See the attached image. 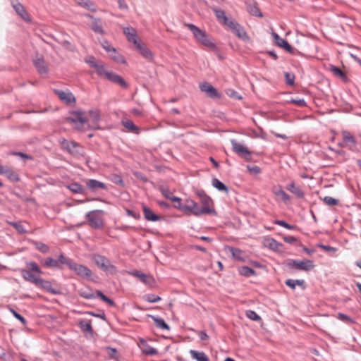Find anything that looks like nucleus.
<instances>
[{"label": "nucleus", "instance_id": "27", "mask_svg": "<svg viewBox=\"0 0 361 361\" xmlns=\"http://www.w3.org/2000/svg\"><path fill=\"white\" fill-rule=\"evenodd\" d=\"M38 286H40L42 288L46 290L47 292L58 294L59 292L55 289L52 288V286L50 281H46L42 278L39 280Z\"/></svg>", "mask_w": 361, "mask_h": 361}, {"label": "nucleus", "instance_id": "56", "mask_svg": "<svg viewBox=\"0 0 361 361\" xmlns=\"http://www.w3.org/2000/svg\"><path fill=\"white\" fill-rule=\"evenodd\" d=\"M11 312L13 314L15 318L18 319L23 325H25L27 324L26 319L20 314H18L16 311H15L13 309H10Z\"/></svg>", "mask_w": 361, "mask_h": 361}, {"label": "nucleus", "instance_id": "22", "mask_svg": "<svg viewBox=\"0 0 361 361\" xmlns=\"http://www.w3.org/2000/svg\"><path fill=\"white\" fill-rule=\"evenodd\" d=\"M144 217L147 221H157L161 219V217L154 214L151 209L143 205L142 206Z\"/></svg>", "mask_w": 361, "mask_h": 361}, {"label": "nucleus", "instance_id": "51", "mask_svg": "<svg viewBox=\"0 0 361 361\" xmlns=\"http://www.w3.org/2000/svg\"><path fill=\"white\" fill-rule=\"evenodd\" d=\"M285 78H286V82L288 85H293L295 83V75L293 73H290L288 72H286L284 73Z\"/></svg>", "mask_w": 361, "mask_h": 361}, {"label": "nucleus", "instance_id": "39", "mask_svg": "<svg viewBox=\"0 0 361 361\" xmlns=\"http://www.w3.org/2000/svg\"><path fill=\"white\" fill-rule=\"evenodd\" d=\"M111 58L118 63H125L126 60L122 55L118 54L116 49H111V53H109Z\"/></svg>", "mask_w": 361, "mask_h": 361}, {"label": "nucleus", "instance_id": "1", "mask_svg": "<svg viewBox=\"0 0 361 361\" xmlns=\"http://www.w3.org/2000/svg\"><path fill=\"white\" fill-rule=\"evenodd\" d=\"M173 202H178V205H175V208L183 211L186 214H192L196 216L205 214V212H209L207 208H200L197 203L191 199H187L185 204H181L180 198H173Z\"/></svg>", "mask_w": 361, "mask_h": 361}, {"label": "nucleus", "instance_id": "45", "mask_svg": "<svg viewBox=\"0 0 361 361\" xmlns=\"http://www.w3.org/2000/svg\"><path fill=\"white\" fill-rule=\"evenodd\" d=\"M93 68L96 69L97 73L99 75H104L105 78H106V73L110 72L105 70L104 65L102 62H99L98 65H93Z\"/></svg>", "mask_w": 361, "mask_h": 361}, {"label": "nucleus", "instance_id": "29", "mask_svg": "<svg viewBox=\"0 0 361 361\" xmlns=\"http://www.w3.org/2000/svg\"><path fill=\"white\" fill-rule=\"evenodd\" d=\"M190 354L193 359L197 361H209L207 355L202 351H197L195 350H190Z\"/></svg>", "mask_w": 361, "mask_h": 361}, {"label": "nucleus", "instance_id": "6", "mask_svg": "<svg viewBox=\"0 0 361 361\" xmlns=\"http://www.w3.org/2000/svg\"><path fill=\"white\" fill-rule=\"evenodd\" d=\"M231 143L233 151L240 158L245 161H250L252 159V152L250 151L246 146L237 142L235 140H231Z\"/></svg>", "mask_w": 361, "mask_h": 361}, {"label": "nucleus", "instance_id": "18", "mask_svg": "<svg viewBox=\"0 0 361 361\" xmlns=\"http://www.w3.org/2000/svg\"><path fill=\"white\" fill-rule=\"evenodd\" d=\"M13 8L16 12V13L20 16L25 21L30 22L31 18L30 15L27 13L26 10L25 9L23 4L19 2H16V4H13Z\"/></svg>", "mask_w": 361, "mask_h": 361}, {"label": "nucleus", "instance_id": "47", "mask_svg": "<svg viewBox=\"0 0 361 361\" xmlns=\"http://www.w3.org/2000/svg\"><path fill=\"white\" fill-rule=\"evenodd\" d=\"M34 245L35 248L42 253H47L49 251V246L42 242L36 241L34 243Z\"/></svg>", "mask_w": 361, "mask_h": 361}, {"label": "nucleus", "instance_id": "37", "mask_svg": "<svg viewBox=\"0 0 361 361\" xmlns=\"http://www.w3.org/2000/svg\"><path fill=\"white\" fill-rule=\"evenodd\" d=\"M247 10L252 16L257 17L262 16V13L260 12L259 8L256 6V4L255 2L252 4H248L247 5Z\"/></svg>", "mask_w": 361, "mask_h": 361}, {"label": "nucleus", "instance_id": "26", "mask_svg": "<svg viewBox=\"0 0 361 361\" xmlns=\"http://www.w3.org/2000/svg\"><path fill=\"white\" fill-rule=\"evenodd\" d=\"M286 189L293 194H294L298 198H303L305 196V193L303 192V191L299 187H297L294 182H291L290 183H289L286 186Z\"/></svg>", "mask_w": 361, "mask_h": 361}, {"label": "nucleus", "instance_id": "17", "mask_svg": "<svg viewBox=\"0 0 361 361\" xmlns=\"http://www.w3.org/2000/svg\"><path fill=\"white\" fill-rule=\"evenodd\" d=\"M123 33L129 42L133 43L134 45L139 42L137 32L133 27H125L123 29Z\"/></svg>", "mask_w": 361, "mask_h": 361}, {"label": "nucleus", "instance_id": "3", "mask_svg": "<svg viewBox=\"0 0 361 361\" xmlns=\"http://www.w3.org/2000/svg\"><path fill=\"white\" fill-rule=\"evenodd\" d=\"M71 116L66 120L75 124V128L78 130H85L90 129L88 119L85 116V113L82 111H73L70 112Z\"/></svg>", "mask_w": 361, "mask_h": 361}, {"label": "nucleus", "instance_id": "24", "mask_svg": "<svg viewBox=\"0 0 361 361\" xmlns=\"http://www.w3.org/2000/svg\"><path fill=\"white\" fill-rule=\"evenodd\" d=\"M87 16L92 19V22L91 24L92 30L96 33L103 34L104 30L102 27V23L101 20L99 18H94L90 14Z\"/></svg>", "mask_w": 361, "mask_h": 361}, {"label": "nucleus", "instance_id": "31", "mask_svg": "<svg viewBox=\"0 0 361 361\" xmlns=\"http://www.w3.org/2000/svg\"><path fill=\"white\" fill-rule=\"evenodd\" d=\"M202 43L203 45L209 47L212 51L217 52L218 48L216 46V44L211 40V39L209 37L207 32L205 33V37H203L200 41L199 42Z\"/></svg>", "mask_w": 361, "mask_h": 361}, {"label": "nucleus", "instance_id": "52", "mask_svg": "<svg viewBox=\"0 0 361 361\" xmlns=\"http://www.w3.org/2000/svg\"><path fill=\"white\" fill-rule=\"evenodd\" d=\"M160 190L163 196H164L167 199L171 200L172 202L173 198H178V197L173 196L172 192L167 188H161Z\"/></svg>", "mask_w": 361, "mask_h": 361}, {"label": "nucleus", "instance_id": "60", "mask_svg": "<svg viewBox=\"0 0 361 361\" xmlns=\"http://www.w3.org/2000/svg\"><path fill=\"white\" fill-rule=\"evenodd\" d=\"M145 300L149 302H157L161 300V298L159 296H156L152 294H149L145 295Z\"/></svg>", "mask_w": 361, "mask_h": 361}, {"label": "nucleus", "instance_id": "5", "mask_svg": "<svg viewBox=\"0 0 361 361\" xmlns=\"http://www.w3.org/2000/svg\"><path fill=\"white\" fill-rule=\"evenodd\" d=\"M94 263L104 271L110 274H115L117 272L116 267L113 265L110 260L104 256L94 255L93 256Z\"/></svg>", "mask_w": 361, "mask_h": 361}, {"label": "nucleus", "instance_id": "44", "mask_svg": "<svg viewBox=\"0 0 361 361\" xmlns=\"http://www.w3.org/2000/svg\"><path fill=\"white\" fill-rule=\"evenodd\" d=\"M88 114L93 123H97L100 120V112L99 110L92 109L89 111Z\"/></svg>", "mask_w": 361, "mask_h": 361}, {"label": "nucleus", "instance_id": "15", "mask_svg": "<svg viewBox=\"0 0 361 361\" xmlns=\"http://www.w3.org/2000/svg\"><path fill=\"white\" fill-rule=\"evenodd\" d=\"M106 78L109 81L118 85L123 89H127L128 87V84L126 82V80L121 75L116 74L114 72L110 71L109 73H106Z\"/></svg>", "mask_w": 361, "mask_h": 361}, {"label": "nucleus", "instance_id": "58", "mask_svg": "<svg viewBox=\"0 0 361 361\" xmlns=\"http://www.w3.org/2000/svg\"><path fill=\"white\" fill-rule=\"evenodd\" d=\"M290 102L294 104H296L297 106H298L300 107H303V106H307L306 102L305 101L304 99H300V98L291 99Z\"/></svg>", "mask_w": 361, "mask_h": 361}, {"label": "nucleus", "instance_id": "62", "mask_svg": "<svg viewBox=\"0 0 361 361\" xmlns=\"http://www.w3.org/2000/svg\"><path fill=\"white\" fill-rule=\"evenodd\" d=\"M338 318L340 320L346 322L348 323H353V319L351 317H350L349 316H348V315H346L345 314H343V313H338Z\"/></svg>", "mask_w": 361, "mask_h": 361}, {"label": "nucleus", "instance_id": "12", "mask_svg": "<svg viewBox=\"0 0 361 361\" xmlns=\"http://www.w3.org/2000/svg\"><path fill=\"white\" fill-rule=\"evenodd\" d=\"M227 26H228L233 32L240 39H247L249 38L244 28L237 22L231 20Z\"/></svg>", "mask_w": 361, "mask_h": 361}, {"label": "nucleus", "instance_id": "43", "mask_svg": "<svg viewBox=\"0 0 361 361\" xmlns=\"http://www.w3.org/2000/svg\"><path fill=\"white\" fill-rule=\"evenodd\" d=\"M343 142L345 143H350L353 146L356 145V140L355 137L347 131L343 132Z\"/></svg>", "mask_w": 361, "mask_h": 361}, {"label": "nucleus", "instance_id": "19", "mask_svg": "<svg viewBox=\"0 0 361 361\" xmlns=\"http://www.w3.org/2000/svg\"><path fill=\"white\" fill-rule=\"evenodd\" d=\"M184 25H185V27L188 28L192 32L194 37L198 42H200V39L203 37H205L206 32L202 30H201V29H200L199 27H197L194 24H192V23H185Z\"/></svg>", "mask_w": 361, "mask_h": 361}, {"label": "nucleus", "instance_id": "4", "mask_svg": "<svg viewBox=\"0 0 361 361\" xmlns=\"http://www.w3.org/2000/svg\"><path fill=\"white\" fill-rule=\"evenodd\" d=\"M104 213L103 210L96 209L88 212L85 217L88 221L90 226L94 229H100L103 228L104 221L102 214Z\"/></svg>", "mask_w": 361, "mask_h": 361}, {"label": "nucleus", "instance_id": "46", "mask_svg": "<svg viewBox=\"0 0 361 361\" xmlns=\"http://www.w3.org/2000/svg\"><path fill=\"white\" fill-rule=\"evenodd\" d=\"M78 3L80 6H83L84 8H85L90 11H94L96 10L94 4H93L92 1H91L90 0H83V1L80 0V1H78Z\"/></svg>", "mask_w": 361, "mask_h": 361}, {"label": "nucleus", "instance_id": "13", "mask_svg": "<svg viewBox=\"0 0 361 361\" xmlns=\"http://www.w3.org/2000/svg\"><path fill=\"white\" fill-rule=\"evenodd\" d=\"M200 88L202 92H204L207 94V95L212 99H219L221 97V94L218 92L216 88H214L211 84L209 82H204L201 84Z\"/></svg>", "mask_w": 361, "mask_h": 361}, {"label": "nucleus", "instance_id": "59", "mask_svg": "<svg viewBox=\"0 0 361 361\" xmlns=\"http://www.w3.org/2000/svg\"><path fill=\"white\" fill-rule=\"evenodd\" d=\"M106 350L108 351L109 356L111 358L118 359V352L116 348L111 347H106Z\"/></svg>", "mask_w": 361, "mask_h": 361}, {"label": "nucleus", "instance_id": "61", "mask_svg": "<svg viewBox=\"0 0 361 361\" xmlns=\"http://www.w3.org/2000/svg\"><path fill=\"white\" fill-rule=\"evenodd\" d=\"M111 180L115 184H117V185H121V186L124 185V183H123V179L118 175H116V174L113 175L112 178H111Z\"/></svg>", "mask_w": 361, "mask_h": 361}, {"label": "nucleus", "instance_id": "34", "mask_svg": "<svg viewBox=\"0 0 361 361\" xmlns=\"http://www.w3.org/2000/svg\"><path fill=\"white\" fill-rule=\"evenodd\" d=\"M79 326L83 332H88L92 334L93 331L91 320L81 319L79 322Z\"/></svg>", "mask_w": 361, "mask_h": 361}, {"label": "nucleus", "instance_id": "42", "mask_svg": "<svg viewBox=\"0 0 361 361\" xmlns=\"http://www.w3.org/2000/svg\"><path fill=\"white\" fill-rule=\"evenodd\" d=\"M78 294L80 297L85 299H94L96 298L91 290L80 289L78 290Z\"/></svg>", "mask_w": 361, "mask_h": 361}, {"label": "nucleus", "instance_id": "30", "mask_svg": "<svg viewBox=\"0 0 361 361\" xmlns=\"http://www.w3.org/2000/svg\"><path fill=\"white\" fill-rule=\"evenodd\" d=\"M122 125L130 132L138 135L140 132V128L135 125L130 120H123Z\"/></svg>", "mask_w": 361, "mask_h": 361}, {"label": "nucleus", "instance_id": "38", "mask_svg": "<svg viewBox=\"0 0 361 361\" xmlns=\"http://www.w3.org/2000/svg\"><path fill=\"white\" fill-rule=\"evenodd\" d=\"M4 174L6 176L8 179L12 182L20 181L19 175L17 173H16L15 171H13L12 169H9L8 167L6 169Z\"/></svg>", "mask_w": 361, "mask_h": 361}, {"label": "nucleus", "instance_id": "8", "mask_svg": "<svg viewBox=\"0 0 361 361\" xmlns=\"http://www.w3.org/2000/svg\"><path fill=\"white\" fill-rule=\"evenodd\" d=\"M32 62L39 74L43 75L48 73L49 67L42 54H37Z\"/></svg>", "mask_w": 361, "mask_h": 361}, {"label": "nucleus", "instance_id": "48", "mask_svg": "<svg viewBox=\"0 0 361 361\" xmlns=\"http://www.w3.org/2000/svg\"><path fill=\"white\" fill-rule=\"evenodd\" d=\"M325 204L328 206H336L339 204V200L334 197L326 196L322 199Z\"/></svg>", "mask_w": 361, "mask_h": 361}, {"label": "nucleus", "instance_id": "9", "mask_svg": "<svg viewBox=\"0 0 361 361\" xmlns=\"http://www.w3.org/2000/svg\"><path fill=\"white\" fill-rule=\"evenodd\" d=\"M196 194L200 197V201L202 204V208H207L209 210H210L209 212H205V214H216L215 209L210 207V204L213 202L212 198L206 195L204 190H197Z\"/></svg>", "mask_w": 361, "mask_h": 361}, {"label": "nucleus", "instance_id": "7", "mask_svg": "<svg viewBox=\"0 0 361 361\" xmlns=\"http://www.w3.org/2000/svg\"><path fill=\"white\" fill-rule=\"evenodd\" d=\"M287 266L290 268H295L298 270L308 271L312 269L314 267V263L310 259H290L287 263Z\"/></svg>", "mask_w": 361, "mask_h": 361}, {"label": "nucleus", "instance_id": "20", "mask_svg": "<svg viewBox=\"0 0 361 361\" xmlns=\"http://www.w3.org/2000/svg\"><path fill=\"white\" fill-rule=\"evenodd\" d=\"M21 276L23 278L24 280L31 282L36 286H38L39 280L40 279V277L36 276L35 274H33L30 270L23 269L20 270Z\"/></svg>", "mask_w": 361, "mask_h": 361}, {"label": "nucleus", "instance_id": "36", "mask_svg": "<svg viewBox=\"0 0 361 361\" xmlns=\"http://www.w3.org/2000/svg\"><path fill=\"white\" fill-rule=\"evenodd\" d=\"M273 192L275 195L280 197L285 203H287L290 199V197L281 188V186H279L278 189H274Z\"/></svg>", "mask_w": 361, "mask_h": 361}, {"label": "nucleus", "instance_id": "28", "mask_svg": "<svg viewBox=\"0 0 361 361\" xmlns=\"http://www.w3.org/2000/svg\"><path fill=\"white\" fill-rule=\"evenodd\" d=\"M149 317L152 318V319L154 321L156 326L157 328L161 329H166L169 330L170 326L165 322L164 319L160 317H157L154 315L148 314Z\"/></svg>", "mask_w": 361, "mask_h": 361}, {"label": "nucleus", "instance_id": "10", "mask_svg": "<svg viewBox=\"0 0 361 361\" xmlns=\"http://www.w3.org/2000/svg\"><path fill=\"white\" fill-rule=\"evenodd\" d=\"M272 36L274 37L275 44L277 46L283 48L288 53L291 54H295L297 52H298L295 48L290 46L286 39L281 38L278 34L273 32Z\"/></svg>", "mask_w": 361, "mask_h": 361}, {"label": "nucleus", "instance_id": "54", "mask_svg": "<svg viewBox=\"0 0 361 361\" xmlns=\"http://www.w3.org/2000/svg\"><path fill=\"white\" fill-rule=\"evenodd\" d=\"M247 317L253 321H259L261 317L253 310H248L246 312Z\"/></svg>", "mask_w": 361, "mask_h": 361}, {"label": "nucleus", "instance_id": "21", "mask_svg": "<svg viewBox=\"0 0 361 361\" xmlns=\"http://www.w3.org/2000/svg\"><path fill=\"white\" fill-rule=\"evenodd\" d=\"M86 185L87 187L91 190L92 191H95L97 189H106V185L105 183L100 182L99 180H97L95 179H88L86 180Z\"/></svg>", "mask_w": 361, "mask_h": 361}, {"label": "nucleus", "instance_id": "57", "mask_svg": "<svg viewBox=\"0 0 361 361\" xmlns=\"http://www.w3.org/2000/svg\"><path fill=\"white\" fill-rule=\"evenodd\" d=\"M274 224H276V225H279L281 226H283L286 228H288V229H293L295 226L294 225H290L289 224H288L287 222H286L285 221H283V220H276L274 221Z\"/></svg>", "mask_w": 361, "mask_h": 361}, {"label": "nucleus", "instance_id": "55", "mask_svg": "<svg viewBox=\"0 0 361 361\" xmlns=\"http://www.w3.org/2000/svg\"><path fill=\"white\" fill-rule=\"evenodd\" d=\"M9 224L15 228L20 233H25L26 232L23 226L20 223L9 222Z\"/></svg>", "mask_w": 361, "mask_h": 361}, {"label": "nucleus", "instance_id": "49", "mask_svg": "<svg viewBox=\"0 0 361 361\" xmlns=\"http://www.w3.org/2000/svg\"><path fill=\"white\" fill-rule=\"evenodd\" d=\"M53 38L58 43L61 44L63 47L64 49H66L68 51H75V47L68 41H67V40L59 41L56 38H55V37H53Z\"/></svg>", "mask_w": 361, "mask_h": 361}, {"label": "nucleus", "instance_id": "40", "mask_svg": "<svg viewBox=\"0 0 361 361\" xmlns=\"http://www.w3.org/2000/svg\"><path fill=\"white\" fill-rule=\"evenodd\" d=\"M239 273L240 275L246 276V277H249L250 276H253V275L256 274V272L253 269H252L249 267H246V266L240 267Z\"/></svg>", "mask_w": 361, "mask_h": 361}, {"label": "nucleus", "instance_id": "53", "mask_svg": "<svg viewBox=\"0 0 361 361\" xmlns=\"http://www.w3.org/2000/svg\"><path fill=\"white\" fill-rule=\"evenodd\" d=\"M230 250L231 251L232 255L235 259L238 260H243V258L241 257L242 251L240 249L231 247Z\"/></svg>", "mask_w": 361, "mask_h": 361}, {"label": "nucleus", "instance_id": "11", "mask_svg": "<svg viewBox=\"0 0 361 361\" xmlns=\"http://www.w3.org/2000/svg\"><path fill=\"white\" fill-rule=\"evenodd\" d=\"M61 145L63 149H66L68 153L72 155H79L82 154L80 145L75 141H68L66 139H63Z\"/></svg>", "mask_w": 361, "mask_h": 361}, {"label": "nucleus", "instance_id": "25", "mask_svg": "<svg viewBox=\"0 0 361 361\" xmlns=\"http://www.w3.org/2000/svg\"><path fill=\"white\" fill-rule=\"evenodd\" d=\"M213 12L214 13L217 20L222 23L224 25H227L231 20H228L226 16L224 11L214 7L212 8Z\"/></svg>", "mask_w": 361, "mask_h": 361}, {"label": "nucleus", "instance_id": "14", "mask_svg": "<svg viewBox=\"0 0 361 361\" xmlns=\"http://www.w3.org/2000/svg\"><path fill=\"white\" fill-rule=\"evenodd\" d=\"M129 274L135 277L138 278L141 282L146 285L152 286L154 283V279L152 276L147 275L140 271L133 270L130 271Z\"/></svg>", "mask_w": 361, "mask_h": 361}, {"label": "nucleus", "instance_id": "32", "mask_svg": "<svg viewBox=\"0 0 361 361\" xmlns=\"http://www.w3.org/2000/svg\"><path fill=\"white\" fill-rule=\"evenodd\" d=\"M59 264H61L60 255L59 256L58 259H54L51 257H47L43 262L44 266L47 268H59Z\"/></svg>", "mask_w": 361, "mask_h": 361}, {"label": "nucleus", "instance_id": "23", "mask_svg": "<svg viewBox=\"0 0 361 361\" xmlns=\"http://www.w3.org/2000/svg\"><path fill=\"white\" fill-rule=\"evenodd\" d=\"M135 49L139 51L140 54H142L147 59H152L153 57V54L152 51L145 46V44L140 43V42L135 45Z\"/></svg>", "mask_w": 361, "mask_h": 361}, {"label": "nucleus", "instance_id": "33", "mask_svg": "<svg viewBox=\"0 0 361 361\" xmlns=\"http://www.w3.org/2000/svg\"><path fill=\"white\" fill-rule=\"evenodd\" d=\"M329 70L332 72V73L340 78H341L343 81L348 80V77L345 73L338 67L335 66H330Z\"/></svg>", "mask_w": 361, "mask_h": 361}, {"label": "nucleus", "instance_id": "50", "mask_svg": "<svg viewBox=\"0 0 361 361\" xmlns=\"http://www.w3.org/2000/svg\"><path fill=\"white\" fill-rule=\"evenodd\" d=\"M26 266L30 269V271H35L39 274H42V270L40 269V268L35 262H26Z\"/></svg>", "mask_w": 361, "mask_h": 361}, {"label": "nucleus", "instance_id": "41", "mask_svg": "<svg viewBox=\"0 0 361 361\" xmlns=\"http://www.w3.org/2000/svg\"><path fill=\"white\" fill-rule=\"evenodd\" d=\"M69 190L76 194H82L84 192L83 187L78 183H72L68 186Z\"/></svg>", "mask_w": 361, "mask_h": 361}, {"label": "nucleus", "instance_id": "63", "mask_svg": "<svg viewBox=\"0 0 361 361\" xmlns=\"http://www.w3.org/2000/svg\"><path fill=\"white\" fill-rule=\"evenodd\" d=\"M226 94H227L228 96H229L231 98H235V99H242V97L238 95V92H236L235 91H234L233 90H228L226 91Z\"/></svg>", "mask_w": 361, "mask_h": 361}, {"label": "nucleus", "instance_id": "64", "mask_svg": "<svg viewBox=\"0 0 361 361\" xmlns=\"http://www.w3.org/2000/svg\"><path fill=\"white\" fill-rule=\"evenodd\" d=\"M144 353L146 355H154L158 354V350L154 348L149 347L147 349L144 350Z\"/></svg>", "mask_w": 361, "mask_h": 361}, {"label": "nucleus", "instance_id": "16", "mask_svg": "<svg viewBox=\"0 0 361 361\" xmlns=\"http://www.w3.org/2000/svg\"><path fill=\"white\" fill-rule=\"evenodd\" d=\"M54 92L61 100L63 101L67 104L75 102V97L70 92H64L60 90H54Z\"/></svg>", "mask_w": 361, "mask_h": 361}, {"label": "nucleus", "instance_id": "35", "mask_svg": "<svg viewBox=\"0 0 361 361\" xmlns=\"http://www.w3.org/2000/svg\"><path fill=\"white\" fill-rule=\"evenodd\" d=\"M212 185L213 187L216 188L219 191H224L226 194L228 193V191H229L228 188L224 183H223L221 181H220L219 179H217L216 178H213L212 180Z\"/></svg>", "mask_w": 361, "mask_h": 361}, {"label": "nucleus", "instance_id": "2", "mask_svg": "<svg viewBox=\"0 0 361 361\" xmlns=\"http://www.w3.org/2000/svg\"><path fill=\"white\" fill-rule=\"evenodd\" d=\"M60 261L61 264L67 265L80 277L89 278L92 275V271L87 267L75 262L73 259L64 256L63 254L60 255Z\"/></svg>", "mask_w": 361, "mask_h": 361}]
</instances>
